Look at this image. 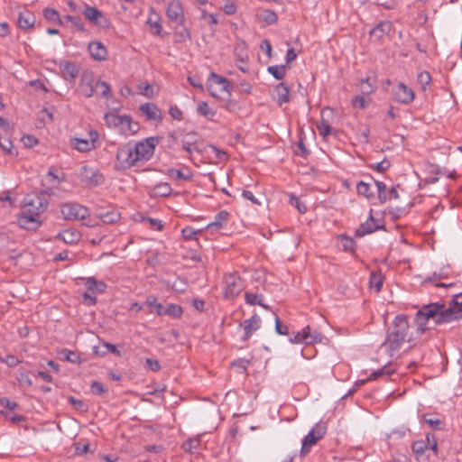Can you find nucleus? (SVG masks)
Listing matches in <instances>:
<instances>
[{"mask_svg":"<svg viewBox=\"0 0 462 462\" xmlns=\"http://www.w3.org/2000/svg\"><path fill=\"white\" fill-rule=\"evenodd\" d=\"M414 338L410 333L407 316L398 315L389 328L385 341L382 344L390 356H394L404 342H411Z\"/></svg>","mask_w":462,"mask_h":462,"instance_id":"1","label":"nucleus"},{"mask_svg":"<svg viewBox=\"0 0 462 462\" xmlns=\"http://www.w3.org/2000/svg\"><path fill=\"white\" fill-rule=\"evenodd\" d=\"M420 314L429 321L433 320L435 324H442L455 320V315L450 307L446 308L440 303H430L423 305Z\"/></svg>","mask_w":462,"mask_h":462,"instance_id":"2","label":"nucleus"},{"mask_svg":"<svg viewBox=\"0 0 462 462\" xmlns=\"http://www.w3.org/2000/svg\"><path fill=\"white\" fill-rule=\"evenodd\" d=\"M168 137L172 139L173 142H180L183 150L189 153L193 152H199V136L195 132L185 133L181 129H177L171 132Z\"/></svg>","mask_w":462,"mask_h":462,"instance_id":"3","label":"nucleus"},{"mask_svg":"<svg viewBox=\"0 0 462 462\" xmlns=\"http://www.w3.org/2000/svg\"><path fill=\"white\" fill-rule=\"evenodd\" d=\"M138 162L135 159L133 144L126 143L117 149L116 168L120 171L130 169Z\"/></svg>","mask_w":462,"mask_h":462,"instance_id":"4","label":"nucleus"},{"mask_svg":"<svg viewBox=\"0 0 462 462\" xmlns=\"http://www.w3.org/2000/svg\"><path fill=\"white\" fill-rule=\"evenodd\" d=\"M47 200L37 194H28L23 201V209L34 216L40 217L47 209Z\"/></svg>","mask_w":462,"mask_h":462,"instance_id":"5","label":"nucleus"},{"mask_svg":"<svg viewBox=\"0 0 462 462\" xmlns=\"http://www.w3.org/2000/svg\"><path fill=\"white\" fill-rule=\"evenodd\" d=\"M243 282L236 273H227L223 280V291L226 299L236 298L243 290Z\"/></svg>","mask_w":462,"mask_h":462,"instance_id":"6","label":"nucleus"},{"mask_svg":"<svg viewBox=\"0 0 462 462\" xmlns=\"http://www.w3.org/2000/svg\"><path fill=\"white\" fill-rule=\"evenodd\" d=\"M60 213L67 220H82L89 216L88 208L78 203L62 204Z\"/></svg>","mask_w":462,"mask_h":462,"instance_id":"7","label":"nucleus"},{"mask_svg":"<svg viewBox=\"0 0 462 462\" xmlns=\"http://www.w3.org/2000/svg\"><path fill=\"white\" fill-rule=\"evenodd\" d=\"M327 427L325 423H317L302 440L301 453L306 454L310 448L317 443L326 433Z\"/></svg>","mask_w":462,"mask_h":462,"instance_id":"8","label":"nucleus"},{"mask_svg":"<svg viewBox=\"0 0 462 462\" xmlns=\"http://www.w3.org/2000/svg\"><path fill=\"white\" fill-rule=\"evenodd\" d=\"M208 88L211 96L216 97L217 90L225 91L230 95L232 86L227 79L211 72L208 79Z\"/></svg>","mask_w":462,"mask_h":462,"instance_id":"9","label":"nucleus"},{"mask_svg":"<svg viewBox=\"0 0 462 462\" xmlns=\"http://www.w3.org/2000/svg\"><path fill=\"white\" fill-rule=\"evenodd\" d=\"M154 139L148 138L133 145L135 159L138 162L148 161L154 152Z\"/></svg>","mask_w":462,"mask_h":462,"instance_id":"10","label":"nucleus"},{"mask_svg":"<svg viewBox=\"0 0 462 462\" xmlns=\"http://www.w3.org/2000/svg\"><path fill=\"white\" fill-rule=\"evenodd\" d=\"M82 14H84L87 20H88L90 23H94L95 25L100 28L106 29L110 26L109 20L105 16V14L101 11H99L96 7L86 5Z\"/></svg>","mask_w":462,"mask_h":462,"instance_id":"11","label":"nucleus"},{"mask_svg":"<svg viewBox=\"0 0 462 462\" xmlns=\"http://www.w3.org/2000/svg\"><path fill=\"white\" fill-rule=\"evenodd\" d=\"M80 179L81 181L88 187L98 186L104 181L103 175L97 170L88 166L81 167Z\"/></svg>","mask_w":462,"mask_h":462,"instance_id":"12","label":"nucleus"},{"mask_svg":"<svg viewBox=\"0 0 462 462\" xmlns=\"http://www.w3.org/2000/svg\"><path fill=\"white\" fill-rule=\"evenodd\" d=\"M393 95L395 101L404 105L411 103L415 97L414 91L402 82L393 88Z\"/></svg>","mask_w":462,"mask_h":462,"instance_id":"13","label":"nucleus"},{"mask_svg":"<svg viewBox=\"0 0 462 462\" xmlns=\"http://www.w3.org/2000/svg\"><path fill=\"white\" fill-rule=\"evenodd\" d=\"M166 14L169 20L178 25H182L185 22L183 8L179 0H171L168 2Z\"/></svg>","mask_w":462,"mask_h":462,"instance_id":"14","label":"nucleus"},{"mask_svg":"<svg viewBox=\"0 0 462 462\" xmlns=\"http://www.w3.org/2000/svg\"><path fill=\"white\" fill-rule=\"evenodd\" d=\"M372 212H373V210L371 209L370 216H369L368 219L365 223H362L359 226V227H357L356 229L355 236L356 237H363L365 235L372 234L373 232H374L376 230L383 228V225H381L379 222H377L374 218Z\"/></svg>","mask_w":462,"mask_h":462,"instance_id":"15","label":"nucleus"},{"mask_svg":"<svg viewBox=\"0 0 462 462\" xmlns=\"http://www.w3.org/2000/svg\"><path fill=\"white\" fill-rule=\"evenodd\" d=\"M79 90L86 97H91L96 91L93 74L85 71L81 74Z\"/></svg>","mask_w":462,"mask_h":462,"instance_id":"16","label":"nucleus"},{"mask_svg":"<svg viewBox=\"0 0 462 462\" xmlns=\"http://www.w3.org/2000/svg\"><path fill=\"white\" fill-rule=\"evenodd\" d=\"M18 224L21 227L25 229H36L40 226L41 220L39 216L27 213L26 210L23 209L18 217Z\"/></svg>","mask_w":462,"mask_h":462,"instance_id":"17","label":"nucleus"},{"mask_svg":"<svg viewBox=\"0 0 462 462\" xmlns=\"http://www.w3.org/2000/svg\"><path fill=\"white\" fill-rule=\"evenodd\" d=\"M146 190L151 198L168 197L171 195L172 189L167 182H160L156 185L146 186Z\"/></svg>","mask_w":462,"mask_h":462,"instance_id":"18","label":"nucleus"},{"mask_svg":"<svg viewBox=\"0 0 462 462\" xmlns=\"http://www.w3.org/2000/svg\"><path fill=\"white\" fill-rule=\"evenodd\" d=\"M60 69L61 70V76L65 80L74 81L79 73V67L68 60L60 61Z\"/></svg>","mask_w":462,"mask_h":462,"instance_id":"19","label":"nucleus"},{"mask_svg":"<svg viewBox=\"0 0 462 462\" xmlns=\"http://www.w3.org/2000/svg\"><path fill=\"white\" fill-rule=\"evenodd\" d=\"M261 325V319L258 315L254 314L251 319H245L241 326L244 328L245 335L244 341H247L254 332L259 329Z\"/></svg>","mask_w":462,"mask_h":462,"instance_id":"20","label":"nucleus"},{"mask_svg":"<svg viewBox=\"0 0 462 462\" xmlns=\"http://www.w3.org/2000/svg\"><path fill=\"white\" fill-rule=\"evenodd\" d=\"M105 122L107 126L118 129L120 132L123 130V124L129 123V116H119L115 113H107L104 116Z\"/></svg>","mask_w":462,"mask_h":462,"instance_id":"21","label":"nucleus"},{"mask_svg":"<svg viewBox=\"0 0 462 462\" xmlns=\"http://www.w3.org/2000/svg\"><path fill=\"white\" fill-rule=\"evenodd\" d=\"M35 21V15L32 12L25 10L19 13L17 24L22 30H29L34 26Z\"/></svg>","mask_w":462,"mask_h":462,"instance_id":"22","label":"nucleus"},{"mask_svg":"<svg viewBox=\"0 0 462 462\" xmlns=\"http://www.w3.org/2000/svg\"><path fill=\"white\" fill-rule=\"evenodd\" d=\"M140 111L148 120H161L162 112L153 103H144L140 106Z\"/></svg>","mask_w":462,"mask_h":462,"instance_id":"23","label":"nucleus"},{"mask_svg":"<svg viewBox=\"0 0 462 462\" xmlns=\"http://www.w3.org/2000/svg\"><path fill=\"white\" fill-rule=\"evenodd\" d=\"M90 56L96 60H104L106 58L107 51L100 42H92L88 44Z\"/></svg>","mask_w":462,"mask_h":462,"instance_id":"24","label":"nucleus"},{"mask_svg":"<svg viewBox=\"0 0 462 462\" xmlns=\"http://www.w3.org/2000/svg\"><path fill=\"white\" fill-rule=\"evenodd\" d=\"M87 289L94 293H103L106 285L102 281L96 280L94 277L80 278Z\"/></svg>","mask_w":462,"mask_h":462,"instance_id":"25","label":"nucleus"},{"mask_svg":"<svg viewBox=\"0 0 462 462\" xmlns=\"http://www.w3.org/2000/svg\"><path fill=\"white\" fill-rule=\"evenodd\" d=\"M70 143L74 149L81 152H89L95 148V139L72 138Z\"/></svg>","mask_w":462,"mask_h":462,"instance_id":"26","label":"nucleus"},{"mask_svg":"<svg viewBox=\"0 0 462 462\" xmlns=\"http://www.w3.org/2000/svg\"><path fill=\"white\" fill-rule=\"evenodd\" d=\"M275 100L279 106L290 102V88L284 83H280L275 87Z\"/></svg>","mask_w":462,"mask_h":462,"instance_id":"27","label":"nucleus"},{"mask_svg":"<svg viewBox=\"0 0 462 462\" xmlns=\"http://www.w3.org/2000/svg\"><path fill=\"white\" fill-rule=\"evenodd\" d=\"M393 29L390 22H382L370 31V35L376 40H381L384 35L388 34Z\"/></svg>","mask_w":462,"mask_h":462,"instance_id":"28","label":"nucleus"},{"mask_svg":"<svg viewBox=\"0 0 462 462\" xmlns=\"http://www.w3.org/2000/svg\"><path fill=\"white\" fill-rule=\"evenodd\" d=\"M228 217L229 213L226 210H221L216 215L215 220L208 225L207 228L211 230H219L226 226L228 221Z\"/></svg>","mask_w":462,"mask_h":462,"instance_id":"29","label":"nucleus"},{"mask_svg":"<svg viewBox=\"0 0 462 462\" xmlns=\"http://www.w3.org/2000/svg\"><path fill=\"white\" fill-rule=\"evenodd\" d=\"M300 337L302 338V343L304 344H312L315 342H320L322 339V335L316 330L313 332L310 331V328L308 326L300 332Z\"/></svg>","mask_w":462,"mask_h":462,"instance_id":"30","label":"nucleus"},{"mask_svg":"<svg viewBox=\"0 0 462 462\" xmlns=\"http://www.w3.org/2000/svg\"><path fill=\"white\" fill-rule=\"evenodd\" d=\"M337 247L342 251L353 253L355 251L356 243L352 237L340 235L337 236Z\"/></svg>","mask_w":462,"mask_h":462,"instance_id":"31","label":"nucleus"},{"mask_svg":"<svg viewBox=\"0 0 462 462\" xmlns=\"http://www.w3.org/2000/svg\"><path fill=\"white\" fill-rule=\"evenodd\" d=\"M42 15L47 22H49L52 24L59 25V26L63 25V21L60 16V13L55 9L49 8V7L44 8L42 11Z\"/></svg>","mask_w":462,"mask_h":462,"instance_id":"32","label":"nucleus"},{"mask_svg":"<svg viewBox=\"0 0 462 462\" xmlns=\"http://www.w3.org/2000/svg\"><path fill=\"white\" fill-rule=\"evenodd\" d=\"M245 302L249 305H260L266 310L269 309V306L263 302V296L262 294L245 292Z\"/></svg>","mask_w":462,"mask_h":462,"instance_id":"33","label":"nucleus"},{"mask_svg":"<svg viewBox=\"0 0 462 462\" xmlns=\"http://www.w3.org/2000/svg\"><path fill=\"white\" fill-rule=\"evenodd\" d=\"M79 233L75 230H64L59 234V237L66 244H74L79 240Z\"/></svg>","mask_w":462,"mask_h":462,"instance_id":"34","label":"nucleus"},{"mask_svg":"<svg viewBox=\"0 0 462 462\" xmlns=\"http://www.w3.org/2000/svg\"><path fill=\"white\" fill-rule=\"evenodd\" d=\"M383 282V276L381 271L371 272L370 288H374L375 291L379 292L382 289Z\"/></svg>","mask_w":462,"mask_h":462,"instance_id":"35","label":"nucleus"},{"mask_svg":"<svg viewBox=\"0 0 462 462\" xmlns=\"http://www.w3.org/2000/svg\"><path fill=\"white\" fill-rule=\"evenodd\" d=\"M452 271L448 263L443 264L439 272L434 271L432 277L429 280L437 281L439 279H448L451 276Z\"/></svg>","mask_w":462,"mask_h":462,"instance_id":"36","label":"nucleus"},{"mask_svg":"<svg viewBox=\"0 0 462 462\" xmlns=\"http://www.w3.org/2000/svg\"><path fill=\"white\" fill-rule=\"evenodd\" d=\"M414 321L417 326V333L418 334L421 335L427 329H429L428 324L430 321L428 319H426V318L423 317V315L420 314V310H419L417 311Z\"/></svg>","mask_w":462,"mask_h":462,"instance_id":"37","label":"nucleus"},{"mask_svg":"<svg viewBox=\"0 0 462 462\" xmlns=\"http://www.w3.org/2000/svg\"><path fill=\"white\" fill-rule=\"evenodd\" d=\"M169 175L175 180H189L192 178V173L189 169H186L185 171L171 169Z\"/></svg>","mask_w":462,"mask_h":462,"instance_id":"38","label":"nucleus"},{"mask_svg":"<svg viewBox=\"0 0 462 462\" xmlns=\"http://www.w3.org/2000/svg\"><path fill=\"white\" fill-rule=\"evenodd\" d=\"M182 314V308L177 304H169L164 307L162 311V316L168 315L172 318H180Z\"/></svg>","mask_w":462,"mask_h":462,"instance_id":"39","label":"nucleus"},{"mask_svg":"<svg viewBox=\"0 0 462 462\" xmlns=\"http://www.w3.org/2000/svg\"><path fill=\"white\" fill-rule=\"evenodd\" d=\"M450 308L456 319H462V293L454 296L453 305Z\"/></svg>","mask_w":462,"mask_h":462,"instance_id":"40","label":"nucleus"},{"mask_svg":"<svg viewBox=\"0 0 462 462\" xmlns=\"http://www.w3.org/2000/svg\"><path fill=\"white\" fill-rule=\"evenodd\" d=\"M198 113L210 120L216 116V111L209 107L207 102H200L198 105Z\"/></svg>","mask_w":462,"mask_h":462,"instance_id":"41","label":"nucleus"},{"mask_svg":"<svg viewBox=\"0 0 462 462\" xmlns=\"http://www.w3.org/2000/svg\"><path fill=\"white\" fill-rule=\"evenodd\" d=\"M98 217L103 223L112 224V223H116L119 219L120 215L116 211H107L106 213H103V212L99 213Z\"/></svg>","mask_w":462,"mask_h":462,"instance_id":"42","label":"nucleus"},{"mask_svg":"<svg viewBox=\"0 0 462 462\" xmlns=\"http://www.w3.org/2000/svg\"><path fill=\"white\" fill-rule=\"evenodd\" d=\"M145 304L151 308L150 311H155L159 316H162V311L164 308L160 302H158L157 299L153 296H149L146 300Z\"/></svg>","mask_w":462,"mask_h":462,"instance_id":"43","label":"nucleus"},{"mask_svg":"<svg viewBox=\"0 0 462 462\" xmlns=\"http://www.w3.org/2000/svg\"><path fill=\"white\" fill-rule=\"evenodd\" d=\"M261 19L263 22H264L268 25H272L277 23L278 16L275 14V12L265 9L261 14Z\"/></svg>","mask_w":462,"mask_h":462,"instance_id":"44","label":"nucleus"},{"mask_svg":"<svg viewBox=\"0 0 462 462\" xmlns=\"http://www.w3.org/2000/svg\"><path fill=\"white\" fill-rule=\"evenodd\" d=\"M374 184L377 188V193H378V199L381 203H385L387 200L390 199L388 197V191L386 190V185L379 180H375Z\"/></svg>","mask_w":462,"mask_h":462,"instance_id":"45","label":"nucleus"},{"mask_svg":"<svg viewBox=\"0 0 462 462\" xmlns=\"http://www.w3.org/2000/svg\"><path fill=\"white\" fill-rule=\"evenodd\" d=\"M200 233L201 230H196L191 226H186L181 230V236L186 241L197 240V236Z\"/></svg>","mask_w":462,"mask_h":462,"instance_id":"46","label":"nucleus"},{"mask_svg":"<svg viewBox=\"0 0 462 462\" xmlns=\"http://www.w3.org/2000/svg\"><path fill=\"white\" fill-rule=\"evenodd\" d=\"M356 191L359 195L365 196L370 199L374 196L373 192H370V184L365 181H359L356 184Z\"/></svg>","mask_w":462,"mask_h":462,"instance_id":"47","label":"nucleus"},{"mask_svg":"<svg viewBox=\"0 0 462 462\" xmlns=\"http://www.w3.org/2000/svg\"><path fill=\"white\" fill-rule=\"evenodd\" d=\"M267 70L276 79H282L285 76V66H270Z\"/></svg>","mask_w":462,"mask_h":462,"instance_id":"48","label":"nucleus"},{"mask_svg":"<svg viewBox=\"0 0 462 462\" xmlns=\"http://www.w3.org/2000/svg\"><path fill=\"white\" fill-rule=\"evenodd\" d=\"M96 90L100 89V94L103 97H108L111 88L108 83L102 80H97L95 83Z\"/></svg>","mask_w":462,"mask_h":462,"instance_id":"49","label":"nucleus"},{"mask_svg":"<svg viewBox=\"0 0 462 462\" xmlns=\"http://www.w3.org/2000/svg\"><path fill=\"white\" fill-rule=\"evenodd\" d=\"M317 128L319 132V134L322 135L324 138H326L332 133V127L325 120H322L320 123H319L317 125Z\"/></svg>","mask_w":462,"mask_h":462,"instance_id":"50","label":"nucleus"},{"mask_svg":"<svg viewBox=\"0 0 462 462\" xmlns=\"http://www.w3.org/2000/svg\"><path fill=\"white\" fill-rule=\"evenodd\" d=\"M431 77L428 71H421L418 74V82L424 90L430 84Z\"/></svg>","mask_w":462,"mask_h":462,"instance_id":"51","label":"nucleus"},{"mask_svg":"<svg viewBox=\"0 0 462 462\" xmlns=\"http://www.w3.org/2000/svg\"><path fill=\"white\" fill-rule=\"evenodd\" d=\"M64 20L70 22L79 31H86L85 25L80 18L68 14L64 16Z\"/></svg>","mask_w":462,"mask_h":462,"instance_id":"52","label":"nucleus"},{"mask_svg":"<svg viewBox=\"0 0 462 462\" xmlns=\"http://www.w3.org/2000/svg\"><path fill=\"white\" fill-rule=\"evenodd\" d=\"M290 203L295 207L300 214H304L307 211V207L303 204L300 199L294 195H291Z\"/></svg>","mask_w":462,"mask_h":462,"instance_id":"53","label":"nucleus"},{"mask_svg":"<svg viewBox=\"0 0 462 462\" xmlns=\"http://www.w3.org/2000/svg\"><path fill=\"white\" fill-rule=\"evenodd\" d=\"M393 373V370L389 369L387 366H383V368L373 372L369 377L367 378L368 381L374 380L380 376L383 375H390Z\"/></svg>","mask_w":462,"mask_h":462,"instance_id":"54","label":"nucleus"},{"mask_svg":"<svg viewBox=\"0 0 462 462\" xmlns=\"http://www.w3.org/2000/svg\"><path fill=\"white\" fill-rule=\"evenodd\" d=\"M61 354L64 355V358L68 362H70L72 364L79 363L80 357L78 353L71 350H63Z\"/></svg>","mask_w":462,"mask_h":462,"instance_id":"55","label":"nucleus"},{"mask_svg":"<svg viewBox=\"0 0 462 462\" xmlns=\"http://www.w3.org/2000/svg\"><path fill=\"white\" fill-rule=\"evenodd\" d=\"M411 448L414 453L421 455L428 448V445L425 440L421 439L413 442Z\"/></svg>","mask_w":462,"mask_h":462,"instance_id":"56","label":"nucleus"},{"mask_svg":"<svg viewBox=\"0 0 462 462\" xmlns=\"http://www.w3.org/2000/svg\"><path fill=\"white\" fill-rule=\"evenodd\" d=\"M91 392L96 395H102L107 392V389L97 381H94L90 385Z\"/></svg>","mask_w":462,"mask_h":462,"instance_id":"57","label":"nucleus"},{"mask_svg":"<svg viewBox=\"0 0 462 462\" xmlns=\"http://www.w3.org/2000/svg\"><path fill=\"white\" fill-rule=\"evenodd\" d=\"M143 221H146L149 223L151 228L156 231H161L163 227V225L160 219L152 218V217H142Z\"/></svg>","mask_w":462,"mask_h":462,"instance_id":"58","label":"nucleus"},{"mask_svg":"<svg viewBox=\"0 0 462 462\" xmlns=\"http://www.w3.org/2000/svg\"><path fill=\"white\" fill-rule=\"evenodd\" d=\"M423 418L425 422L429 424L433 430L440 429V425L442 422L438 418L429 415H424Z\"/></svg>","mask_w":462,"mask_h":462,"instance_id":"59","label":"nucleus"},{"mask_svg":"<svg viewBox=\"0 0 462 462\" xmlns=\"http://www.w3.org/2000/svg\"><path fill=\"white\" fill-rule=\"evenodd\" d=\"M360 90L364 95H369L374 91V87L369 83V79L360 81Z\"/></svg>","mask_w":462,"mask_h":462,"instance_id":"60","label":"nucleus"},{"mask_svg":"<svg viewBox=\"0 0 462 462\" xmlns=\"http://www.w3.org/2000/svg\"><path fill=\"white\" fill-rule=\"evenodd\" d=\"M352 105L355 107H358L360 109L365 108L368 105L367 100L362 96H356L352 99Z\"/></svg>","mask_w":462,"mask_h":462,"instance_id":"61","label":"nucleus"},{"mask_svg":"<svg viewBox=\"0 0 462 462\" xmlns=\"http://www.w3.org/2000/svg\"><path fill=\"white\" fill-rule=\"evenodd\" d=\"M275 330L279 335H287L289 333V328L282 324L277 316L275 317Z\"/></svg>","mask_w":462,"mask_h":462,"instance_id":"62","label":"nucleus"},{"mask_svg":"<svg viewBox=\"0 0 462 462\" xmlns=\"http://www.w3.org/2000/svg\"><path fill=\"white\" fill-rule=\"evenodd\" d=\"M0 147L3 151L11 153L13 143L9 138L0 136Z\"/></svg>","mask_w":462,"mask_h":462,"instance_id":"63","label":"nucleus"},{"mask_svg":"<svg viewBox=\"0 0 462 462\" xmlns=\"http://www.w3.org/2000/svg\"><path fill=\"white\" fill-rule=\"evenodd\" d=\"M169 113L173 119L180 121L183 118L182 111L177 106H171Z\"/></svg>","mask_w":462,"mask_h":462,"instance_id":"64","label":"nucleus"}]
</instances>
